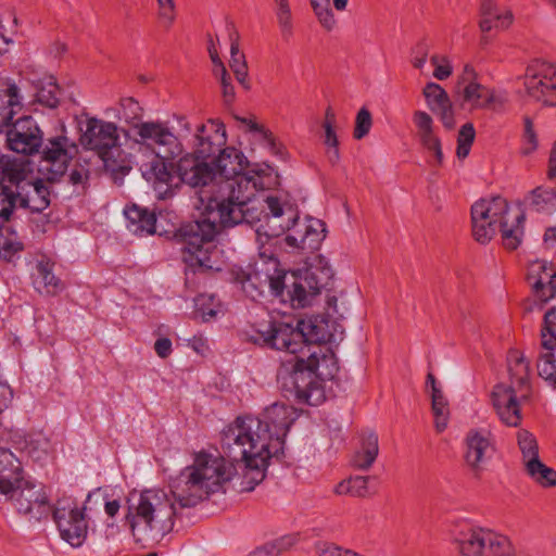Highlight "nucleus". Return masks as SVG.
<instances>
[{"mask_svg":"<svg viewBox=\"0 0 556 556\" xmlns=\"http://www.w3.org/2000/svg\"><path fill=\"white\" fill-rule=\"evenodd\" d=\"M289 231L291 232L285 238L289 247L314 252L319 249L326 237V225L317 218L309 217L300 222L298 217Z\"/></svg>","mask_w":556,"mask_h":556,"instance_id":"aec40b11","label":"nucleus"},{"mask_svg":"<svg viewBox=\"0 0 556 556\" xmlns=\"http://www.w3.org/2000/svg\"><path fill=\"white\" fill-rule=\"evenodd\" d=\"M428 109L435 114L446 129L455 126L454 108L447 92L437 83H428L424 87Z\"/></svg>","mask_w":556,"mask_h":556,"instance_id":"b1692460","label":"nucleus"},{"mask_svg":"<svg viewBox=\"0 0 556 556\" xmlns=\"http://www.w3.org/2000/svg\"><path fill=\"white\" fill-rule=\"evenodd\" d=\"M227 141L226 129L219 119H208L197 127L193 148L198 160L206 159L219 151Z\"/></svg>","mask_w":556,"mask_h":556,"instance_id":"412c9836","label":"nucleus"},{"mask_svg":"<svg viewBox=\"0 0 556 556\" xmlns=\"http://www.w3.org/2000/svg\"><path fill=\"white\" fill-rule=\"evenodd\" d=\"M285 292L293 307H305L308 304V296H312L304 282L295 275L287 271L285 279Z\"/></svg>","mask_w":556,"mask_h":556,"instance_id":"e433bc0d","label":"nucleus"},{"mask_svg":"<svg viewBox=\"0 0 556 556\" xmlns=\"http://www.w3.org/2000/svg\"><path fill=\"white\" fill-rule=\"evenodd\" d=\"M91 493L87 495L84 505H80L72 496L59 498L52 509V517L62 540L72 547H80L88 535V518L86 504L90 501Z\"/></svg>","mask_w":556,"mask_h":556,"instance_id":"ddd939ff","label":"nucleus"},{"mask_svg":"<svg viewBox=\"0 0 556 556\" xmlns=\"http://www.w3.org/2000/svg\"><path fill=\"white\" fill-rule=\"evenodd\" d=\"M431 407L434 416L435 430L442 432L447 427L450 416L448 402L442 390L431 392Z\"/></svg>","mask_w":556,"mask_h":556,"instance_id":"ea45409f","label":"nucleus"},{"mask_svg":"<svg viewBox=\"0 0 556 556\" xmlns=\"http://www.w3.org/2000/svg\"><path fill=\"white\" fill-rule=\"evenodd\" d=\"M229 40H230V60L229 66L233 72L237 81L241 85L244 90L251 89V83L249 79V68L245 60V55L240 51L239 47V33L235 29L233 25L229 27Z\"/></svg>","mask_w":556,"mask_h":556,"instance_id":"473e14b6","label":"nucleus"},{"mask_svg":"<svg viewBox=\"0 0 556 556\" xmlns=\"http://www.w3.org/2000/svg\"><path fill=\"white\" fill-rule=\"evenodd\" d=\"M213 166L193 155L177 163L179 180L190 187H201L200 200L211 213L216 212L220 225L232 227L261 220L267 197L258 193V174L247 172L248 161L235 148L220 149Z\"/></svg>","mask_w":556,"mask_h":556,"instance_id":"f257e3e1","label":"nucleus"},{"mask_svg":"<svg viewBox=\"0 0 556 556\" xmlns=\"http://www.w3.org/2000/svg\"><path fill=\"white\" fill-rule=\"evenodd\" d=\"M476 130L471 123L464 124L457 136L456 155L458 159H465L470 152V148L475 141Z\"/></svg>","mask_w":556,"mask_h":556,"instance_id":"09e8293b","label":"nucleus"},{"mask_svg":"<svg viewBox=\"0 0 556 556\" xmlns=\"http://www.w3.org/2000/svg\"><path fill=\"white\" fill-rule=\"evenodd\" d=\"M538 372L552 388L556 389V346L546 350L538 361Z\"/></svg>","mask_w":556,"mask_h":556,"instance_id":"37998d69","label":"nucleus"},{"mask_svg":"<svg viewBox=\"0 0 556 556\" xmlns=\"http://www.w3.org/2000/svg\"><path fill=\"white\" fill-rule=\"evenodd\" d=\"M517 441L520 452L522 454V460L525 466L539 458V446L535 438L529 431L521 429L517 433Z\"/></svg>","mask_w":556,"mask_h":556,"instance_id":"c03bdc74","label":"nucleus"},{"mask_svg":"<svg viewBox=\"0 0 556 556\" xmlns=\"http://www.w3.org/2000/svg\"><path fill=\"white\" fill-rule=\"evenodd\" d=\"M80 143L94 151L105 166H113L115 155L121 151L118 127L112 122L89 117L80 136Z\"/></svg>","mask_w":556,"mask_h":556,"instance_id":"4468645a","label":"nucleus"},{"mask_svg":"<svg viewBox=\"0 0 556 556\" xmlns=\"http://www.w3.org/2000/svg\"><path fill=\"white\" fill-rule=\"evenodd\" d=\"M176 477L172 478L169 484ZM172 490V486L169 485ZM163 490L150 489L140 493L136 504L129 506L127 519L138 543H157L174 529V519L180 515V506Z\"/></svg>","mask_w":556,"mask_h":556,"instance_id":"423d86ee","label":"nucleus"},{"mask_svg":"<svg viewBox=\"0 0 556 556\" xmlns=\"http://www.w3.org/2000/svg\"><path fill=\"white\" fill-rule=\"evenodd\" d=\"M13 400V391L5 382L0 381V413L5 410Z\"/></svg>","mask_w":556,"mask_h":556,"instance_id":"680f3d73","label":"nucleus"},{"mask_svg":"<svg viewBox=\"0 0 556 556\" xmlns=\"http://www.w3.org/2000/svg\"><path fill=\"white\" fill-rule=\"evenodd\" d=\"M163 156L153 155L151 162L141 165L142 176L151 181L159 194L164 198L170 192L174 185V174L169 170Z\"/></svg>","mask_w":556,"mask_h":556,"instance_id":"a878e982","label":"nucleus"},{"mask_svg":"<svg viewBox=\"0 0 556 556\" xmlns=\"http://www.w3.org/2000/svg\"><path fill=\"white\" fill-rule=\"evenodd\" d=\"M336 125L337 117L336 113L331 108H327L325 112V119L323 123V128L325 131L324 143L327 147H336L339 146V140L336 134Z\"/></svg>","mask_w":556,"mask_h":556,"instance_id":"603ef678","label":"nucleus"},{"mask_svg":"<svg viewBox=\"0 0 556 556\" xmlns=\"http://www.w3.org/2000/svg\"><path fill=\"white\" fill-rule=\"evenodd\" d=\"M534 296L542 303H547L549 300L556 298V290H551L549 285H545L540 290L533 291Z\"/></svg>","mask_w":556,"mask_h":556,"instance_id":"69168bd1","label":"nucleus"},{"mask_svg":"<svg viewBox=\"0 0 556 556\" xmlns=\"http://www.w3.org/2000/svg\"><path fill=\"white\" fill-rule=\"evenodd\" d=\"M525 220V213L502 197L482 199L471 206L472 236L481 244L490 242L500 229L504 247L516 250L523 238Z\"/></svg>","mask_w":556,"mask_h":556,"instance_id":"0eeeda50","label":"nucleus"},{"mask_svg":"<svg viewBox=\"0 0 556 556\" xmlns=\"http://www.w3.org/2000/svg\"><path fill=\"white\" fill-rule=\"evenodd\" d=\"M371 126L372 118L370 112L366 108H362L355 118L354 138L356 140L363 139L369 134Z\"/></svg>","mask_w":556,"mask_h":556,"instance_id":"864d4df0","label":"nucleus"},{"mask_svg":"<svg viewBox=\"0 0 556 556\" xmlns=\"http://www.w3.org/2000/svg\"><path fill=\"white\" fill-rule=\"evenodd\" d=\"M30 173L29 163L25 160L11 157L9 155L0 156V184L4 181L15 186V190L24 182L28 181L27 176Z\"/></svg>","mask_w":556,"mask_h":556,"instance_id":"72a5a7b5","label":"nucleus"},{"mask_svg":"<svg viewBox=\"0 0 556 556\" xmlns=\"http://www.w3.org/2000/svg\"><path fill=\"white\" fill-rule=\"evenodd\" d=\"M60 89L53 77H48L46 81H42L37 86L36 99L40 104L47 108L54 109L59 105Z\"/></svg>","mask_w":556,"mask_h":556,"instance_id":"79ce46f5","label":"nucleus"},{"mask_svg":"<svg viewBox=\"0 0 556 556\" xmlns=\"http://www.w3.org/2000/svg\"><path fill=\"white\" fill-rule=\"evenodd\" d=\"M428 47L426 43L420 42L416 47V55L412 60L415 68L421 70L427 62Z\"/></svg>","mask_w":556,"mask_h":556,"instance_id":"052dcab7","label":"nucleus"},{"mask_svg":"<svg viewBox=\"0 0 556 556\" xmlns=\"http://www.w3.org/2000/svg\"><path fill=\"white\" fill-rule=\"evenodd\" d=\"M539 148V138L534 129V124L531 117H523V131H522V144L520 152L522 155H530Z\"/></svg>","mask_w":556,"mask_h":556,"instance_id":"de8ad7c7","label":"nucleus"},{"mask_svg":"<svg viewBox=\"0 0 556 556\" xmlns=\"http://www.w3.org/2000/svg\"><path fill=\"white\" fill-rule=\"evenodd\" d=\"M217 233V224L208 218L184 224L175 231L174 240L180 245L181 258L192 273H207L214 268L212 242Z\"/></svg>","mask_w":556,"mask_h":556,"instance_id":"9d476101","label":"nucleus"},{"mask_svg":"<svg viewBox=\"0 0 556 556\" xmlns=\"http://www.w3.org/2000/svg\"><path fill=\"white\" fill-rule=\"evenodd\" d=\"M430 62L434 67L433 77L438 80H445L452 75L453 67L447 58L434 54L431 56Z\"/></svg>","mask_w":556,"mask_h":556,"instance_id":"4d7b16f0","label":"nucleus"},{"mask_svg":"<svg viewBox=\"0 0 556 556\" xmlns=\"http://www.w3.org/2000/svg\"><path fill=\"white\" fill-rule=\"evenodd\" d=\"M527 94L545 105H556V66L536 61L527 67L523 81Z\"/></svg>","mask_w":556,"mask_h":556,"instance_id":"f3484780","label":"nucleus"},{"mask_svg":"<svg viewBox=\"0 0 556 556\" xmlns=\"http://www.w3.org/2000/svg\"><path fill=\"white\" fill-rule=\"evenodd\" d=\"M528 475L542 486L556 485V471L544 465L540 458L526 465Z\"/></svg>","mask_w":556,"mask_h":556,"instance_id":"a19ab883","label":"nucleus"},{"mask_svg":"<svg viewBox=\"0 0 556 556\" xmlns=\"http://www.w3.org/2000/svg\"><path fill=\"white\" fill-rule=\"evenodd\" d=\"M154 350L161 358H166L172 353V341L168 338H160L154 343Z\"/></svg>","mask_w":556,"mask_h":556,"instance_id":"e2e57ef3","label":"nucleus"},{"mask_svg":"<svg viewBox=\"0 0 556 556\" xmlns=\"http://www.w3.org/2000/svg\"><path fill=\"white\" fill-rule=\"evenodd\" d=\"M379 454L378 435L372 432H364L361 444L351 458V465L358 470H368L376 462Z\"/></svg>","mask_w":556,"mask_h":556,"instance_id":"2f4dec72","label":"nucleus"},{"mask_svg":"<svg viewBox=\"0 0 556 556\" xmlns=\"http://www.w3.org/2000/svg\"><path fill=\"white\" fill-rule=\"evenodd\" d=\"M298 417V410L282 402L267 406L260 417H237L224 429L227 445L242 439L245 443L260 445L263 451L266 448L273 454L282 455L285 438Z\"/></svg>","mask_w":556,"mask_h":556,"instance_id":"39448f33","label":"nucleus"},{"mask_svg":"<svg viewBox=\"0 0 556 556\" xmlns=\"http://www.w3.org/2000/svg\"><path fill=\"white\" fill-rule=\"evenodd\" d=\"M307 287L311 295H316L320 292L324 285L317 279L313 271H306L303 277H299Z\"/></svg>","mask_w":556,"mask_h":556,"instance_id":"bf43d9fd","label":"nucleus"},{"mask_svg":"<svg viewBox=\"0 0 556 556\" xmlns=\"http://www.w3.org/2000/svg\"><path fill=\"white\" fill-rule=\"evenodd\" d=\"M510 383L497 384L492 392L493 406L500 419L507 426L517 427L521 421L517 396L527 397L530 390V365L518 350L507 354Z\"/></svg>","mask_w":556,"mask_h":556,"instance_id":"1a4fd4ad","label":"nucleus"},{"mask_svg":"<svg viewBox=\"0 0 556 556\" xmlns=\"http://www.w3.org/2000/svg\"><path fill=\"white\" fill-rule=\"evenodd\" d=\"M14 501L20 514L40 520L50 513V506L46 494L41 489L25 481L23 477L18 483L12 485V491L2 493Z\"/></svg>","mask_w":556,"mask_h":556,"instance_id":"6ab92c4d","label":"nucleus"},{"mask_svg":"<svg viewBox=\"0 0 556 556\" xmlns=\"http://www.w3.org/2000/svg\"><path fill=\"white\" fill-rule=\"evenodd\" d=\"M22 106L23 96L21 93V87L12 80H7L4 89L0 91V131H2L4 127H9L13 116Z\"/></svg>","mask_w":556,"mask_h":556,"instance_id":"cd10ccee","label":"nucleus"},{"mask_svg":"<svg viewBox=\"0 0 556 556\" xmlns=\"http://www.w3.org/2000/svg\"><path fill=\"white\" fill-rule=\"evenodd\" d=\"M370 476H353L337 484L334 492L339 495H351L355 497H365L369 494Z\"/></svg>","mask_w":556,"mask_h":556,"instance_id":"4c0bfd02","label":"nucleus"},{"mask_svg":"<svg viewBox=\"0 0 556 556\" xmlns=\"http://www.w3.org/2000/svg\"><path fill=\"white\" fill-rule=\"evenodd\" d=\"M453 542L462 556H515L509 538L486 528L463 530Z\"/></svg>","mask_w":556,"mask_h":556,"instance_id":"f8f14e48","label":"nucleus"},{"mask_svg":"<svg viewBox=\"0 0 556 556\" xmlns=\"http://www.w3.org/2000/svg\"><path fill=\"white\" fill-rule=\"evenodd\" d=\"M547 177L549 179L556 178V141L554 142L549 154Z\"/></svg>","mask_w":556,"mask_h":556,"instance_id":"338daca9","label":"nucleus"},{"mask_svg":"<svg viewBox=\"0 0 556 556\" xmlns=\"http://www.w3.org/2000/svg\"><path fill=\"white\" fill-rule=\"evenodd\" d=\"M275 13L282 37L290 38L293 34L291 7L276 8Z\"/></svg>","mask_w":556,"mask_h":556,"instance_id":"6e6d98bb","label":"nucleus"},{"mask_svg":"<svg viewBox=\"0 0 556 556\" xmlns=\"http://www.w3.org/2000/svg\"><path fill=\"white\" fill-rule=\"evenodd\" d=\"M121 508L117 500L108 501L104 505V509L108 516L115 517Z\"/></svg>","mask_w":556,"mask_h":556,"instance_id":"774afa93","label":"nucleus"},{"mask_svg":"<svg viewBox=\"0 0 556 556\" xmlns=\"http://www.w3.org/2000/svg\"><path fill=\"white\" fill-rule=\"evenodd\" d=\"M68 180L73 186L86 189L89 180V169L83 165L75 166L70 173Z\"/></svg>","mask_w":556,"mask_h":556,"instance_id":"13d9d810","label":"nucleus"},{"mask_svg":"<svg viewBox=\"0 0 556 556\" xmlns=\"http://www.w3.org/2000/svg\"><path fill=\"white\" fill-rule=\"evenodd\" d=\"M7 131V144L10 150L24 155L39 152L43 144V135L31 116H22L10 123Z\"/></svg>","mask_w":556,"mask_h":556,"instance_id":"a211bd4d","label":"nucleus"},{"mask_svg":"<svg viewBox=\"0 0 556 556\" xmlns=\"http://www.w3.org/2000/svg\"><path fill=\"white\" fill-rule=\"evenodd\" d=\"M339 371L338 359L329 346L316 345L307 359L291 356L281 363L278 377L290 384L295 397L305 404L316 406L325 401L319 380H331Z\"/></svg>","mask_w":556,"mask_h":556,"instance_id":"20e7f679","label":"nucleus"},{"mask_svg":"<svg viewBox=\"0 0 556 556\" xmlns=\"http://www.w3.org/2000/svg\"><path fill=\"white\" fill-rule=\"evenodd\" d=\"M323 339L324 336L311 320H300L295 327L282 321H270L265 329H257L250 336L253 343L286 351L291 354L290 357L298 356L304 346Z\"/></svg>","mask_w":556,"mask_h":556,"instance_id":"9b49d317","label":"nucleus"},{"mask_svg":"<svg viewBox=\"0 0 556 556\" xmlns=\"http://www.w3.org/2000/svg\"><path fill=\"white\" fill-rule=\"evenodd\" d=\"M109 111L113 112L114 117L135 129L136 132L138 131V125L143 123V108L132 97L122 98L117 105Z\"/></svg>","mask_w":556,"mask_h":556,"instance_id":"f704fd0d","label":"nucleus"},{"mask_svg":"<svg viewBox=\"0 0 556 556\" xmlns=\"http://www.w3.org/2000/svg\"><path fill=\"white\" fill-rule=\"evenodd\" d=\"M42 146L38 172L48 182L58 181L77 155L78 147L64 135L48 138Z\"/></svg>","mask_w":556,"mask_h":556,"instance_id":"2eb2a0df","label":"nucleus"},{"mask_svg":"<svg viewBox=\"0 0 556 556\" xmlns=\"http://www.w3.org/2000/svg\"><path fill=\"white\" fill-rule=\"evenodd\" d=\"M20 459L7 447L0 446V493L12 491V485L22 478Z\"/></svg>","mask_w":556,"mask_h":556,"instance_id":"7c9ffc66","label":"nucleus"},{"mask_svg":"<svg viewBox=\"0 0 556 556\" xmlns=\"http://www.w3.org/2000/svg\"><path fill=\"white\" fill-rule=\"evenodd\" d=\"M413 122L417 128L420 143L425 149L432 152L437 163L440 165L443 161L441 141L433 131V119L425 111H415Z\"/></svg>","mask_w":556,"mask_h":556,"instance_id":"bb28decb","label":"nucleus"},{"mask_svg":"<svg viewBox=\"0 0 556 556\" xmlns=\"http://www.w3.org/2000/svg\"><path fill=\"white\" fill-rule=\"evenodd\" d=\"M33 285L40 294L45 295H56L64 289L61 279L53 274V263L49 260H41L37 263Z\"/></svg>","mask_w":556,"mask_h":556,"instance_id":"c756f323","label":"nucleus"},{"mask_svg":"<svg viewBox=\"0 0 556 556\" xmlns=\"http://www.w3.org/2000/svg\"><path fill=\"white\" fill-rule=\"evenodd\" d=\"M527 202L536 212L549 211L556 205V189L536 187L529 193Z\"/></svg>","mask_w":556,"mask_h":556,"instance_id":"58836bf2","label":"nucleus"},{"mask_svg":"<svg viewBox=\"0 0 556 556\" xmlns=\"http://www.w3.org/2000/svg\"><path fill=\"white\" fill-rule=\"evenodd\" d=\"M470 81H477V73L470 64H466L462 75L458 78V85H464L465 87Z\"/></svg>","mask_w":556,"mask_h":556,"instance_id":"0e129e2a","label":"nucleus"},{"mask_svg":"<svg viewBox=\"0 0 556 556\" xmlns=\"http://www.w3.org/2000/svg\"><path fill=\"white\" fill-rule=\"evenodd\" d=\"M528 281L533 291L545 285H549L551 290H556V269L548 262L536 260L529 265Z\"/></svg>","mask_w":556,"mask_h":556,"instance_id":"c9c22d12","label":"nucleus"},{"mask_svg":"<svg viewBox=\"0 0 556 556\" xmlns=\"http://www.w3.org/2000/svg\"><path fill=\"white\" fill-rule=\"evenodd\" d=\"M213 74L220 84L224 104L230 106L236 100V91L231 76L228 74L226 67L213 68Z\"/></svg>","mask_w":556,"mask_h":556,"instance_id":"8fccbe9b","label":"nucleus"},{"mask_svg":"<svg viewBox=\"0 0 556 556\" xmlns=\"http://www.w3.org/2000/svg\"><path fill=\"white\" fill-rule=\"evenodd\" d=\"M463 101L473 109L497 110L504 106L506 98L478 81H470L464 87Z\"/></svg>","mask_w":556,"mask_h":556,"instance_id":"393cba45","label":"nucleus"},{"mask_svg":"<svg viewBox=\"0 0 556 556\" xmlns=\"http://www.w3.org/2000/svg\"><path fill=\"white\" fill-rule=\"evenodd\" d=\"M51 190L41 178L24 182L17 190L0 184V250L3 257L23 249L16 236L8 225L13 210L18 206L30 213H41L50 206Z\"/></svg>","mask_w":556,"mask_h":556,"instance_id":"6e6552de","label":"nucleus"},{"mask_svg":"<svg viewBox=\"0 0 556 556\" xmlns=\"http://www.w3.org/2000/svg\"><path fill=\"white\" fill-rule=\"evenodd\" d=\"M542 348L555 350L556 348V307H552L544 315V325L541 331Z\"/></svg>","mask_w":556,"mask_h":556,"instance_id":"a18cd8bd","label":"nucleus"},{"mask_svg":"<svg viewBox=\"0 0 556 556\" xmlns=\"http://www.w3.org/2000/svg\"><path fill=\"white\" fill-rule=\"evenodd\" d=\"M309 3L320 25L328 31L332 30L336 18L330 8V0H309Z\"/></svg>","mask_w":556,"mask_h":556,"instance_id":"49530a36","label":"nucleus"},{"mask_svg":"<svg viewBox=\"0 0 556 556\" xmlns=\"http://www.w3.org/2000/svg\"><path fill=\"white\" fill-rule=\"evenodd\" d=\"M481 18L479 28L483 34L480 43L486 46L490 41L488 33L508 28L514 20L510 10L498 8L493 0H482L480 7Z\"/></svg>","mask_w":556,"mask_h":556,"instance_id":"5701e85b","label":"nucleus"},{"mask_svg":"<svg viewBox=\"0 0 556 556\" xmlns=\"http://www.w3.org/2000/svg\"><path fill=\"white\" fill-rule=\"evenodd\" d=\"M136 142L142 147L150 149L153 155L163 156L165 159H174L181 151L179 142L167 122L148 121L138 125L136 132Z\"/></svg>","mask_w":556,"mask_h":556,"instance_id":"dca6fc26","label":"nucleus"},{"mask_svg":"<svg viewBox=\"0 0 556 556\" xmlns=\"http://www.w3.org/2000/svg\"><path fill=\"white\" fill-rule=\"evenodd\" d=\"M226 430L220 433V448L224 456L207 453L195 455L193 464L187 466L172 481V492L181 507H194L211 494L219 492L237 472V465L242 468L241 492H251L266 476L268 460L279 457L268 450L239 439L227 445Z\"/></svg>","mask_w":556,"mask_h":556,"instance_id":"f03ea898","label":"nucleus"},{"mask_svg":"<svg viewBox=\"0 0 556 556\" xmlns=\"http://www.w3.org/2000/svg\"><path fill=\"white\" fill-rule=\"evenodd\" d=\"M298 210L277 197L267 195L266 206L256 229L258 247V261L249 273L238 275L243 292L252 300L263 295L268 288L274 296L285 295V279L287 271L280 268L277 258V243L279 237L296 222ZM260 223V220L257 222Z\"/></svg>","mask_w":556,"mask_h":556,"instance_id":"7ed1b4c3","label":"nucleus"},{"mask_svg":"<svg viewBox=\"0 0 556 556\" xmlns=\"http://www.w3.org/2000/svg\"><path fill=\"white\" fill-rule=\"evenodd\" d=\"M124 214L127 228L137 236L153 235L155 232L156 216L153 212L136 204L126 206Z\"/></svg>","mask_w":556,"mask_h":556,"instance_id":"c85d7f7f","label":"nucleus"},{"mask_svg":"<svg viewBox=\"0 0 556 556\" xmlns=\"http://www.w3.org/2000/svg\"><path fill=\"white\" fill-rule=\"evenodd\" d=\"M465 463L476 477H479L484 465L492 457L493 446L489 433L470 430L465 439Z\"/></svg>","mask_w":556,"mask_h":556,"instance_id":"4be33fe9","label":"nucleus"},{"mask_svg":"<svg viewBox=\"0 0 556 556\" xmlns=\"http://www.w3.org/2000/svg\"><path fill=\"white\" fill-rule=\"evenodd\" d=\"M159 5V18L162 25L168 29L173 26L176 20V4L175 0H156Z\"/></svg>","mask_w":556,"mask_h":556,"instance_id":"5fc2aeb1","label":"nucleus"},{"mask_svg":"<svg viewBox=\"0 0 556 556\" xmlns=\"http://www.w3.org/2000/svg\"><path fill=\"white\" fill-rule=\"evenodd\" d=\"M242 122L248 125L251 131L260 134L263 143L273 154H281V147L276 142V138L270 130L265 128L263 125L257 124L253 119L243 118Z\"/></svg>","mask_w":556,"mask_h":556,"instance_id":"3c124183","label":"nucleus"}]
</instances>
